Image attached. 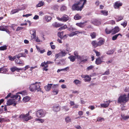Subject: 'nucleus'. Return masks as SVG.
<instances>
[{"label": "nucleus", "instance_id": "obj_1", "mask_svg": "<svg viewBox=\"0 0 129 129\" xmlns=\"http://www.w3.org/2000/svg\"><path fill=\"white\" fill-rule=\"evenodd\" d=\"M86 2V0H80L77 3H75L72 5V10L81 11Z\"/></svg>", "mask_w": 129, "mask_h": 129}, {"label": "nucleus", "instance_id": "obj_2", "mask_svg": "<svg viewBox=\"0 0 129 129\" xmlns=\"http://www.w3.org/2000/svg\"><path fill=\"white\" fill-rule=\"evenodd\" d=\"M38 82H36L35 83L31 84L29 87L30 90L32 92H35L36 90L38 91H41V88H40V86L39 84L36 85L38 83Z\"/></svg>", "mask_w": 129, "mask_h": 129}, {"label": "nucleus", "instance_id": "obj_3", "mask_svg": "<svg viewBox=\"0 0 129 129\" xmlns=\"http://www.w3.org/2000/svg\"><path fill=\"white\" fill-rule=\"evenodd\" d=\"M105 42V40L103 39H99V41L97 42L96 41H93L91 43V44L93 48H95L98 47H100L103 45Z\"/></svg>", "mask_w": 129, "mask_h": 129}, {"label": "nucleus", "instance_id": "obj_4", "mask_svg": "<svg viewBox=\"0 0 129 129\" xmlns=\"http://www.w3.org/2000/svg\"><path fill=\"white\" fill-rule=\"evenodd\" d=\"M128 100L129 98L127 97L126 95L124 94L121 95L119 97L118 102L120 103H125L128 101Z\"/></svg>", "mask_w": 129, "mask_h": 129}, {"label": "nucleus", "instance_id": "obj_5", "mask_svg": "<svg viewBox=\"0 0 129 129\" xmlns=\"http://www.w3.org/2000/svg\"><path fill=\"white\" fill-rule=\"evenodd\" d=\"M29 112L26 114H21L20 115L19 118L20 119H23L24 121H27L31 119V116H29Z\"/></svg>", "mask_w": 129, "mask_h": 129}, {"label": "nucleus", "instance_id": "obj_6", "mask_svg": "<svg viewBox=\"0 0 129 129\" xmlns=\"http://www.w3.org/2000/svg\"><path fill=\"white\" fill-rule=\"evenodd\" d=\"M17 104V102L14 99H9L7 102V104L8 106L13 105L14 106H16Z\"/></svg>", "mask_w": 129, "mask_h": 129}, {"label": "nucleus", "instance_id": "obj_7", "mask_svg": "<svg viewBox=\"0 0 129 129\" xmlns=\"http://www.w3.org/2000/svg\"><path fill=\"white\" fill-rule=\"evenodd\" d=\"M37 116L39 117H43L45 116V114L42 110H38L37 112Z\"/></svg>", "mask_w": 129, "mask_h": 129}, {"label": "nucleus", "instance_id": "obj_8", "mask_svg": "<svg viewBox=\"0 0 129 129\" xmlns=\"http://www.w3.org/2000/svg\"><path fill=\"white\" fill-rule=\"evenodd\" d=\"M111 101L108 100L106 102L104 101L105 103L106 102V103L101 104L100 106L102 107L106 108L108 107Z\"/></svg>", "mask_w": 129, "mask_h": 129}, {"label": "nucleus", "instance_id": "obj_9", "mask_svg": "<svg viewBox=\"0 0 129 129\" xmlns=\"http://www.w3.org/2000/svg\"><path fill=\"white\" fill-rule=\"evenodd\" d=\"M91 23L95 25H99L101 24V20H100L95 19L92 21Z\"/></svg>", "mask_w": 129, "mask_h": 129}, {"label": "nucleus", "instance_id": "obj_10", "mask_svg": "<svg viewBox=\"0 0 129 129\" xmlns=\"http://www.w3.org/2000/svg\"><path fill=\"white\" fill-rule=\"evenodd\" d=\"M120 29L118 26H115L112 29V34H115L118 32Z\"/></svg>", "mask_w": 129, "mask_h": 129}, {"label": "nucleus", "instance_id": "obj_11", "mask_svg": "<svg viewBox=\"0 0 129 129\" xmlns=\"http://www.w3.org/2000/svg\"><path fill=\"white\" fill-rule=\"evenodd\" d=\"M23 61V60H21L18 59H16L15 60V63L20 66H22L24 64V63Z\"/></svg>", "mask_w": 129, "mask_h": 129}, {"label": "nucleus", "instance_id": "obj_12", "mask_svg": "<svg viewBox=\"0 0 129 129\" xmlns=\"http://www.w3.org/2000/svg\"><path fill=\"white\" fill-rule=\"evenodd\" d=\"M10 70L12 72H14L15 71L19 72L20 71H21L22 69H21V68H18L16 67H14L11 68Z\"/></svg>", "mask_w": 129, "mask_h": 129}, {"label": "nucleus", "instance_id": "obj_13", "mask_svg": "<svg viewBox=\"0 0 129 129\" xmlns=\"http://www.w3.org/2000/svg\"><path fill=\"white\" fill-rule=\"evenodd\" d=\"M53 85L52 84H48L45 87V88L46 90L47 91H49L51 88L52 86Z\"/></svg>", "mask_w": 129, "mask_h": 129}, {"label": "nucleus", "instance_id": "obj_14", "mask_svg": "<svg viewBox=\"0 0 129 129\" xmlns=\"http://www.w3.org/2000/svg\"><path fill=\"white\" fill-rule=\"evenodd\" d=\"M11 98L14 99H16L17 100L18 99L19 101L21 99V97L20 96L17 94H16L15 95H11Z\"/></svg>", "mask_w": 129, "mask_h": 129}, {"label": "nucleus", "instance_id": "obj_15", "mask_svg": "<svg viewBox=\"0 0 129 129\" xmlns=\"http://www.w3.org/2000/svg\"><path fill=\"white\" fill-rule=\"evenodd\" d=\"M30 33L33 36V39H36V30L34 29H33L30 31Z\"/></svg>", "mask_w": 129, "mask_h": 129}, {"label": "nucleus", "instance_id": "obj_16", "mask_svg": "<svg viewBox=\"0 0 129 129\" xmlns=\"http://www.w3.org/2000/svg\"><path fill=\"white\" fill-rule=\"evenodd\" d=\"M103 62V61L101 59V57H99L96 59L95 63L96 64L98 65L101 64Z\"/></svg>", "mask_w": 129, "mask_h": 129}, {"label": "nucleus", "instance_id": "obj_17", "mask_svg": "<svg viewBox=\"0 0 129 129\" xmlns=\"http://www.w3.org/2000/svg\"><path fill=\"white\" fill-rule=\"evenodd\" d=\"M122 5V4L121 3H118V2H116L115 3L114 7L115 9H118L119 7L121 6Z\"/></svg>", "mask_w": 129, "mask_h": 129}, {"label": "nucleus", "instance_id": "obj_18", "mask_svg": "<svg viewBox=\"0 0 129 129\" xmlns=\"http://www.w3.org/2000/svg\"><path fill=\"white\" fill-rule=\"evenodd\" d=\"M74 55L75 56H75V57L76 58L79 60H81V56L78 55V53L77 51H75L74 52Z\"/></svg>", "mask_w": 129, "mask_h": 129}, {"label": "nucleus", "instance_id": "obj_19", "mask_svg": "<svg viewBox=\"0 0 129 129\" xmlns=\"http://www.w3.org/2000/svg\"><path fill=\"white\" fill-rule=\"evenodd\" d=\"M62 19L63 21L66 22L69 20V17L68 15L64 14L62 17Z\"/></svg>", "mask_w": 129, "mask_h": 129}, {"label": "nucleus", "instance_id": "obj_20", "mask_svg": "<svg viewBox=\"0 0 129 129\" xmlns=\"http://www.w3.org/2000/svg\"><path fill=\"white\" fill-rule=\"evenodd\" d=\"M23 9H20L19 8H18L12 10L11 12V14H13L16 13L18 12L19 11Z\"/></svg>", "mask_w": 129, "mask_h": 129}, {"label": "nucleus", "instance_id": "obj_21", "mask_svg": "<svg viewBox=\"0 0 129 129\" xmlns=\"http://www.w3.org/2000/svg\"><path fill=\"white\" fill-rule=\"evenodd\" d=\"M91 76V75H90V76L89 75H86V77L84 80V81L87 82L90 81L91 79V78L90 77Z\"/></svg>", "mask_w": 129, "mask_h": 129}, {"label": "nucleus", "instance_id": "obj_22", "mask_svg": "<svg viewBox=\"0 0 129 129\" xmlns=\"http://www.w3.org/2000/svg\"><path fill=\"white\" fill-rule=\"evenodd\" d=\"M60 109V108L58 105L54 106L53 107V110L55 112L59 111Z\"/></svg>", "mask_w": 129, "mask_h": 129}, {"label": "nucleus", "instance_id": "obj_23", "mask_svg": "<svg viewBox=\"0 0 129 129\" xmlns=\"http://www.w3.org/2000/svg\"><path fill=\"white\" fill-rule=\"evenodd\" d=\"M68 58L70 59V61L72 62H73L75 60L76 58L75 56L72 55H71L68 57Z\"/></svg>", "mask_w": 129, "mask_h": 129}, {"label": "nucleus", "instance_id": "obj_24", "mask_svg": "<svg viewBox=\"0 0 129 129\" xmlns=\"http://www.w3.org/2000/svg\"><path fill=\"white\" fill-rule=\"evenodd\" d=\"M52 25L54 27H58L62 26V25L56 22H55L53 23Z\"/></svg>", "mask_w": 129, "mask_h": 129}, {"label": "nucleus", "instance_id": "obj_25", "mask_svg": "<svg viewBox=\"0 0 129 129\" xmlns=\"http://www.w3.org/2000/svg\"><path fill=\"white\" fill-rule=\"evenodd\" d=\"M121 116L122 118L124 120H126L127 119L129 118V115L125 116L124 114H121Z\"/></svg>", "mask_w": 129, "mask_h": 129}, {"label": "nucleus", "instance_id": "obj_26", "mask_svg": "<svg viewBox=\"0 0 129 129\" xmlns=\"http://www.w3.org/2000/svg\"><path fill=\"white\" fill-rule=\"evenodd\" d=\"M90 35L92 39L95 38L96 36V33L94 32H92L90 33Z\"/></svg>", "mask_w": 129, "mask_h": 129}, {"label": "nucleus", "instance_id": "obj_27", "mask_svg": "<svg viewBox=\"0 0 129 129\" xmlns=\"http://www.w3.org/2000/svg\"><path fill=\"white\" fill-rule=\"evenodd\" d=\"M46 21L47 22H49L52 19V17L50 16H46L44 17Z\"/></svg>", "mask_w": 129, "mask_h": 129}, {"label": "nucleus", "instance_id": "obj_28", "mask_svg": "<svg viewBox=\"0 0 129 129\" xmlns=\"http://www.w3.org/2000/svg\"><path fill=\"white\" fill-rule=\"evenodd\" d=\"M66 51L68 52H71L72 50L71 48L69 47V45L68 44H67L66 45Z\"/></svg>", "mask_w": 129, "mask_h": 129}, {"label": "nucleus", "instance_id": "obj_29", "mask_svg": "<svg viewBox=\"0 0 129 129\" xmlns=\"http://www.w3.org/2000/svg\"><path fill=\"white\" fill-rule=\"evenodd\" d=\"M30 99V98L28 96H26L24 97L23 99V101L25 102H26L28 101Z\"/></svg>", "mask_w": 129, "mask_h": 129}, {"label": "nucleus", "instance_id": "obj_30", "mask_svg": "<svg viewBox=\"0 0 129 129\" xmlns=\"http://www.w3.org/2000/svg\"><path fill=\"white\" fill-rule=\"evenodd\" d=\"M68 30L72 32L73 31L76 30L77 29L72 27V26H71L69 27H68Z\"/></svg>", "mask_w": 129, "mask_h": 129}, {"label": "nucleus", "instance_id": "obj_31", "mask_svg": "<svg viewBox=\"0 0 129 129\" xmlns=\"http://www.w3.org/2000/svg\"><path fill=\"white\" fill-rule=\"evenodd\" d=\"M119 35H120L121 36H122L121 34H118L115 35L114 36H113L112 37V40L113 41L115 40H116V39H117V38L118 37V36H119Z\"/></svg>", "mask_w": 129, "mask_h": 129}, {"label": "nucleus", "instance_id": "obj_32", "mask_svg": "<svg viewBox=\"0 0 129 129\" xmlns=\"http://www.w3.org/2000/svg\"><path fill=\"white\" fill-rule=\"evenodd\" d=\"M7 71V70L6 69H4L3 68L0 69V71L1 72V73L5 74L6 73Z\"/></svg>", "mask_w": 129, "mask_h": 129}, {"label": "nucleus", "instance_id": "obj_33", "mask_svg": "<svg viewBox=\"0 0 129 129\" xmlns=\"http://www.w3.org/2000/svg\"><path fill=\"white\" fill-rule=\"evenodd\" d=\"M74 18L75 20H78L80 19L81 18V17L79 14H77L74 16Z\"/></svg>", "mask_w": 129, "mask_h": 129}, {"label": "nucleus", "instance_id": "obj_34", "mask_svg": "<svg viewBox=\"0 0 129 129\" xmlns=\"http://www.w3.org/2000/svg\"><path fill=\"white\" fill-rule=\"evenodd\" d=\"M84 23H82L80 22V23H76V24L77 26L80 27H83L84 26Z\"/></svg>", "mask_w": 129, "mask_h": 129}, {"label": "nucleus", "instance_id": "obj_35", "mask_svg": "<svg viewBox=\"0 0 129 129\" xmlns=\"http://www.w3.org/2000/svg\"><path fill=\"white\" fill-rule=\"evenodd\" d=\"M44 4V3L42 1H41L36 6L37 7H40L43 6Z\"/></svg>", "mask_w": 129, "mask_h": 129}, {"label": "nucleus", "instance_id": "obj_36", "mask_svg": "<svg viewBox=\"0 0 129 129\" xmlns=\"http://www.w3.org/2000/svg\"><path fill=\"white\" fill-rule=\"evenodd\" d=\"M73 82L76 85H77L78 84H80L81 83V82L79 80L76 79Z\"/></svg>", "mask_w": 129, "mask_h": 129}, {"label": "nucleus", "instance_id": "obj_37", "mask_svg": "<svg viewBox=\"0 0 129 129\" xmlns=\"http://www.w3.org/2000/svg\"><path fill=\"white\" fill-rule=\"evenodd\" d=\"M65 120L66 122L67 123L71 121V119L70 117L67 116L65 118Z\"/></svg>", "mask_w": 129, "mask_h": 129}, {"label": "nucleus", "instance_id": "obj_38", "mask_svg": "<svg viewBox=\"0 0 129 129\" xmlns=\"http://www.w3.org/2000/svg\"><path fill=\"white\" fill-rule=\"evenodd\" d=\"M63 57L62 56L60 52L58 54H56L55 55V57L56 59L58 57Z\"/></svg>", "mask_w": 129, "mask_h": 129}, {"label": "nucleus", "instance_id": "obj_39", "mask_svg": "<svg viewBox=\"0 0 129 129\" xmlns=\"http://www.w3.org/2000/svg\"><path fill=\"white\" fill-rule=\"evenodd\" d=\"M101 13L105 16H107L108 14V11L106 10H102L101 11Z\"/></svg>", "mask_w": 129, "mask_h": 129}, {"label": "nucleus", "instance_id": "obj_40", "mask_svg": "<svg viewBox=\"0 0 129 129\" xmlns=\"http://www.w3.org/2000/svg\"><path fill=\"white\" fill-rule=\"evenodd\" d=\"M8 58L9 60L11 61H13L16 59V56H14L13 57H12L11 56H9Z\"/></svg>", "mask_w": 129, "mask_h": 129}, {"label": "nucleus", "instance_id": "obj_41", "mask_svg": "<svg viewBox=\"0 0 129 129\" xmlns=\"http://www.w3.org/2000/svg\"><path fill=\"white\" fill-rule=\"evenodd\" d=\"M63 32L62 31L60 32H59L57 34V36L59 37L60 38L63 36Z\"/></svg>", "mask_w": 129, "mask_h": 129}, {"label": "nucleus", "instance_id": "obj_42", "mask_svg": "<svg viewBox=\"0 0 129 129\" xmlns=\"http://www.w3.org/2000/svg\"><path fill=\"white\" fill-rule=\"evenodd\" d=\"M117 17V19L116 20V21L118 22L122 20L123 19V16H118Z\"/></svg>", "mask_w": 129, "mask_h": 129}, {"label": "nucleus", "instance_id": "obj_43", "mask_svg": "<svg viewBox=\"0 0 129 129\" xmlns=\"http://www.w3.org/2000/svg\"><path fill=\"white\" fill-rule=\"evenodd\" d=\"M7 49V46L6 45L0 47V50H6Z\"/></svg>", "mask_w": 129, "mask_h": 129}, {"label": "nucleus", "instance_id": "obj_44", "mask_svg": "<svg viewBox=\"0 0 129 129\" xmlns=\"http://www.w3.org/2000/svg\"><path fill=\"white\" fill-rule=\"evenodd\" d=\"M105 31L106 33L107 34H109L111 33H112V30H109L107 28H106L105 30Z\"/></svg>", "mask_w": 129, "mask_h": 129}, {"label": "nucleus", "instance_id": "obj_45", "mask_svg": "<svg viewBox=\"0 0 129 129\" xmlns=\"http://www.w3.org/2000/svg\"><path fill=\"white\" fill-rule=\"evenodd\" d=\"M67 8L64 5L62 6L60 8V10L61 11H64L67 9Z\"/></svg>", "mask_w": 129, "mask_h": 129}, {"label": "nucleus", "instance_id": "obj_46", "mask_svg": "<svg viewBox=\"0 0 129 129\" xmlns=\"http://www.w3.org/2000/svg\"><path fill=\"white\" fill-rule=\"evenodd\" d=\"M59 90L58 89H52V92L54 93V94H57Z\"/></svg>", "mask_w": 129, "mask_h": 129}, {"label": "nucleus", "instance_id": "obj_47", "mask_svg": "<svg viewBox=\"0 0 129 129\" xmlns=\"http://www.w3.org/2000/svg\"><path fill=\"white\" fill-rule=\"evenodd\" d=\"M93 51L95 53L96 56H99L101 55V54L100 52L96 51L95 49H94Z\"/></svg>", "mask_w": 129, "mask_h": 129}, {"label": "nucleus", "instance_id": "obj_48", "mask_svg": "<svg viewBox=\"0 0 129 129\" xmlns=\"http://www.w3.org/2000/svg\"><path fill=\"white\" fill-rule=\"evenodd\" d=\"M114 52V51L113 50H110L107 51L106 53L107 54L110 55L113 54Z\"/></svg>", "mask_w": 129, "mask_h": 129}, {"label": "nucleus", "instance_id": "obj_49", "mask_svg": "<svg viewBox=\"0 0 129 129\" xmlns=\"http://www.w3.org/2000/svg\"><path fill=\"white\" fill-rule=\"evenodd\" d=\"M46 66L48 65H47V63L45 61H44V62L42 63L41 65V67H44L43 68H45Z\"/></svg>", "mask_w": 129, "mask_h": 129}, {"label": "nucleus", "instance_id": "obj_50", "mask_svg": "<svg viewBox=\"0 0 129 129\" xmlns=\"http://www.w3.org/2000/svg\"><path fill=\"white\" fill-rule=\"evenodd\" d=\"M60 52L62 56L63 57L65 56L67 53V52L65 51H61Z\"/></svg>", "mask_w": 129, "mask_h": 129}, {"label": "nucleus", "instance_id": "obj_51", "mask_svg": "<svg viewBox=\"0 0 129 129\" xmlns=\"http://www.w3.org/2000/svg\"><path fill=\"white\" fill-rule=\"evenodd\" d=\"M104 118L99 117L98 118L97 121L99 122H102L103 121H104Z\"/></svg>", "mask_w": 129, "mask_h": 129}, {"label": "nucleus", "instance_id": "obj_52", "mask_svg": "<svg viewBox=\"0 0 129 129\" xmlns=\"http://www.w3.org/2000/svg\"><path fill=\"white\" fill-rule=\"evenodd\" d=\"M29 68L28 65H27L25 66V67L24 68H21V69H22L21 71L24 70L25 71L26 69H28Z\"/></svg>", "mask_w": 129, "mask_h": 129}, {"label": "nucleus", "instance_id": "obj_53", "mask_svg": "<svg viewBox=\"0 0 129 129\" xmlns=\"http://www.w3.org/2000/svg\"><path fill=\"white\" fill-rule=\"evenodd\" d=\"M121 24L124 27H125L127 25V22L126 21H125L123 22Z\"/></svg>", "mask_w": 129, "mask_h": 129}, {"label": "nucleus", "instance_id": "obj_54", "mask_svg": "<svg viewBox=\"0 0 129 129\" xmlns=\"http://www.w3.org/2000/svg\"><path fill=\"white\" fill-rule=\"evenodd\" d=\"M58 86V85L57 84H54L53 86L52 87V89H58L57 87Z\"/></svg>", "mask_w": 129, "mask_h": 129}, {"label": "nucleus", "instance_id": "obj_55", "mask_svg": "<svg viewBox=\"0 0 129 129\" xmlns=\"http://www.w3.org/2000/svg\"><path fill=\"white\" fill-rule=\"evenodd\" d=\"M21 57H26V55L24 53H21L19 54Z\"/></svg>", "mask_w": 129, "mask_h": 129}, {"label": "nucleus", "instance_id": "obj_56", "mask_svg": "<svg viewBox=\"0 0 129 129\" xmlns=\"http://www.w3.org/2000/svg\"><path fill=\"white\" fill-rule=\"evenodd\" d=\"M36 120L37 121H39L41 123H43L44 121V120L43 119H41L37 118L36 119Z\"/></svg>", "mask_w": 129, "mask_h": 129}, {"label": "nucleus", "instance_id": "obj_57", "mask_svg": "<svg viewBox=\"0 0 129 129\" xmlns=\"http://www.w3.org/2000/svg\"><path fill=\"white\" fill-rule=\"evenodd\" d=\"M75 35H76L74 32H73L71 33L69 35L70 37H72Z\"/></svg>", "mask_w": 129, "mask_h": 129}, {"label": "nucleus", "instance_id": "obj_58", "mask_svg": "<svg viewBox=\"0 0 129 129\" xmlns=\"http://www.w3.org/2000/svg\"><path fill=\"white\" fill-rule=\"evenodd\" d=\"M6 28L4 26H0V30L5 31V30Z\"/></svg>", "mask_w": 129, "mask_h": 129}, {"label": "nucleus", "instance_id": "obj_59", "mask_svg": "<svg viewBox=\"0 0 129 129\" xmlns=\"http://www.w3.org/2000/svg\"><path fill=\"white\" fill-rule=\"evenodd\" d=\"M23 27H18L16 29V31H18L20 30H22L23 28Z\"/></svg>", "mask_w": 129, "mask_h": 129}, {"label": "nucleus", "instance_id": "obj_60", "mask_svg": "<svg viewBox=\"0 0 129 129\" xmlns=\"http://www.w3.org/2000/svg\"><path fill=\"white\" fill-rule=\"evenodd\" d=\"M110 74L109 70V69H108L107 70L105 71L104 74V75H109Z\"/></svg>", "mask_w": 129, "mask_h": 129}, {"label": "nucleus", "instance_id": "obj_61", "mask_svg": "<svg viewBox=\"0 0 129 129\" xmlns=\"http://www.w3.org/2000/svg\"><path fill=\"white\" fill-rule=\"evenodd\" d=\"M63 109H64V110H65L66 111H68L69 110V109L66 106L63 107Z\"/></svg>", "mask_w": 129, "mask_h": 129}, {"label": "nucleus", "instance_id": "obj_62", "mask_svg": "<svg viewBox=\"0 0 129 129\" xmlns=\"http://www.w3.org/2000/svg\"><path fill=\"white\" fill-rule=\"evenodd\" d=\"M93 68V66H92L91 65L89 67H88L87 68V70H89L92 69Z\"/></svg>", "mask_w": 129, "mask_h": 129}, {"label": "nucleus", "instance_id": "obj_63", "mask_svg": "<svg viewBox=\"0 0 129 129\" xmlns=\"http://www.w3.org/2000/svg\"><path fill=\"white\" fill-rule=\"evenodd\" d=\"M88 108L90 109L91 110H93L95 108V107L93 106H89L88 107Z\"/></svg>", "mask_w": 129, "mask_h": 129}, {"label": "nucleus", "instance_id": "obj_64", "mask_svg": "<svg viewBox=\"0 0 129 129\" xmlns=\"http://www.w3.org/2000/svg\"><path fill=\"white\" fill-rule=\"evenodd\" d=\"M11 93H9L7 95V96L5 97V99H7L8 98H9L10 97H11Z\"/></svg>", "mask_w": 129, "mask_h": 129}]
</instances>
